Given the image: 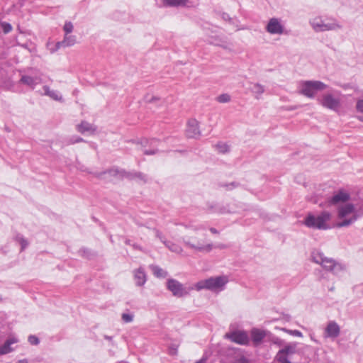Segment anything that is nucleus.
<instances>
[{"label":"nucleus","mask_w":363,"mask_h":363,"mask_svg":"<svg viewBox=\"0 0 363 363\" xmlns=\"http://www.w3.org/2000/svg\"><path fill=\"white\" fill-rule=\"evenodd\" d=\"M20 81L23 84H26L28 86H29L33 89H35L36 85H38L42 82V79L40 75H35L34 77L28 76V75H23L21 77Z\"/></svg>","instance_id":"nucleus-18"},{"label":"nucleus","mask_w":363,"mask_h":363,"mask_svg":"<svg viewBox=\"0 0 363 363\" xmlns=\"http://www.w3.org/2000/svg\"><path fill=\"white\" fill-rule=\"evenodd\" d=\"M74 30V25L71 21H65L63 26L65 34H71Z\"/></svg>","instance_id":"nucleus-32"},{"label":"nucleus","mask_w":363,"mask_h":363,"mask_svg":"<svg viewBox=\"0 0 363 363\" xmlns=\"http://www.w3.org/2000/svg\"><path fill=\"white\" fill-rule=\"evenodd\" d=\"M362 121H363V118H362Z\"/></svg>","instance_id":"nucleus-48"},{"label":"nucleus","mask_w":363,"mask_h":363,"mask_svg":"<svg viewBox=\"0 0 363 363\" xmlns=\"http://www.w3.org/2000/svg\"><path fill=\"white\" fill-rule=\"evenodd\" d=\"M228 339L241 345H246L250 342V337L247 333L242 329L234 328L233 324L230 325Z\"/></svg>","instance_id":"nucleus-9"},{"label":"nucleus","mask_w":363,"mask_h":363,"mask_svg":"<svg viewBox=\"0 0 363 363\" xmlns=\"http://www.w3.org/2000/svg\"><path fill=\"white\" fill-rule=\"evenodd\" d=\"M250 334L255 345H259L266 336L265 331L257 328L252 329Z\"/></svg>","instance_id":"nucleus-21"},{"label":"nucleus","mask_w":363,"mask_h":363,"mask_svg":"<svg viewBox=\"0 0 363 363\" xmlns=\"http://www.w3.org/2000/svg\"><path fill=\"white\" fill-rule=\"evenodd\" d=\"M230 186H232V187H235L234 184H233V183H232V184H228V189H230Z\"/></svg>","instance_id":"nucleus-44"},{"label":"nucleus","mask_w":363,"mask_h":363,"mask_svg":"<svg viewBox=\"0 0 363 363\" xmlns=\"http://www.w3.org/2000/svg\"><path fill=\"white\" fill-rule=\"evenodd\" d=\"M186 244L188 245L191 248L203 252H209L213 248V245L212 244H202L200 242L194 244L190 241H186Z\"/></svg>","instance_id":"nucleus-23"},{"label":"nucleus","mask_w":363,"mask_h":363,"mask_svg":"<svg viewBox=\"0 0 363 363\" xmlns=\"http://www.w3.org/2000/svg\"><path fill=\"white\" fill-rule=\"evenodd\" d=\"M16 239V241L21 245V251L25 250L28 247V242L22 235H18Z\"/></svg>","instance_id":"nucleus-31"},{"label":"nucleus","mask_w":363,"mask_h":363,"mask_svg":"<svg viewBox=\"0 0 363 363\" xmlns=\"http://www.w3.org/2000/svg\"><path fill=\"white\" fill-rule=\"evenodd\" d=\"M218 101L220 103L227 102V94H222L218 97Z\"/></svg>","instance_id":"nucleus-38"},{"label":"nucleus","mask_w":363,"mask_h":363,"mask_svg":"<svg viewBox=\"0 0 363 363\" xmlns=\"http://www.w3.org/2000/svg\"><path fill=\"white\" fill-rule=\"evenodd\" d=\"M82 138H77L74 141V143H78V142H80V141H82Z\"/></svg>","instance_id":"nucleus-43"},{"label":"nucleus","mask_w":363,"mask_h":363,"mask_svg":"<svg viewBox=\"0 0 363 363\" xmlns=\"http://www.w3.org/2000/svg\"><path fill=\"white\" fill-rule=\"evenodd\" d=\"M357 108L359 111L363 112V99L359 100L357 103Z\"/></svg>","instance_id":"nucleus-37"},{"label":"nucleus","mask_w":363,"mask_h":363,"mask_svg":"<svg viewBox=\"0 0 363 363\" xmlns=\"http://www.w3.org/2000/svg\"><path fill=\"white\" fill-rule=\"evenodd\" d=\"M167 286L175 296L182 297L187 294L182 284L175 279H169Z\"/></svg>","instance_id":"nucleus-14"},{"label":"nucleus","mask_w":363,"mask_h":363,"mask_svg":"<svg viewBox=\"0 0 363 363\" xmlns=\"http://www.w3.org/2000/svg\"><path fill=\"white\" fill-rule=\"evenodd\" d=\"M111 177H113L116 179L128 178L130 179H134L138 182L145 183L147 181L148 178L146 175L140 172H128L123 169H111L104 173Z\"/></svg>","instance_id":"nucleus-8"},{"label":"nucleus","mask_w":363,"mask_h":363,"mask_svg":"<svg viewBox=\"0 0 363 363\" xmlns=\"http://www.w3.org/2000/svg\"><path fill=\"white\" fill-rule=\"evenodd\" d=\"M189 228H191L194 230H198L204 228L203 225L198 224V223H191L189 225Z\"/></svg>","instance_id":"nucleus-36"},{"label":"nucleus","mask_w":363,"mask_h":363,"mask_svg":"<svg viewBox=\"0 0 363 363\" xmlns=\"http://www.w3.org/2000/svg\"><path fill=\"white\" fill-rule=\"evenodd\" d=\"M363 216V200L348 202L337 207L336 226L347 227Z\"/></svg>","instance_id":"nucleus-1"},{"label":"nucleus","mask_w":363,"mask_h":363,"mask_svg":"<svg viewBox=\"0 0 363 363\" xmlns=\"http://www.w3.org/2000/svg\"><path fill=\"white\" fill-rule=\"evenodd\" d=\"M235 363H248V361L245 357L241 356L236 359Z\"/></svg>","instance_id":"nucleus-39"},{"label":"nucleus","mask_w":363,"mask_h":363,"mask_svg":"<svg viewBox=\"0 0 363 363\" xmlns=\"http://www.w3.org/2000/svg\"><path fill=\"white\" fill-rule=\"evenodd\" d=\"M76 43L77 37L75 35L65 34L63 40L62 41L57 42V46H62V48H67L73 46Z\"/></svg>","instance_id":"nucleus-24"},{"label":"nucleus","mask_w":363,"mask_h":363,"mask_svg":"<svg viewBox=\"0 0 363 363\" xmlns=\"http://www.w3.org/2000/svg\"><path fill=\"white\" fill-rule=\"evenodd\" d=\"M77 130L82 134L92 135L96 132V128L91 123L82 121L80 124L77 125Z\"/></svg>","instance_id":"nucleus-20"},{"label":"nucleus","mask_w":363,"mask_h":363,"mask_svg":"<svg viewBox=\"0 0 363 363\" xmlns=\"http://www.w3.org/2000/svg\"><path fill=\"white\" fill-rule=\"evenodd\" d=\"M104 338L108 341H111L112 340V337L108 335H104Z\"/></svg>","instance_id":"nucleus-41"},{"label":"nucleus","mask_w":363,"mask_h":363,"mask_svg":"<svg viewBox=\"0 0 363 363\" xmlns=\"http://www.w3.org/2000/svg\"><path fill=\"white\" fill-rule=\"evenodd\" d=\"M134 315L132 313H123L122 320L125 323H130L133 320Z\"/></svg>","instance_id":"nucleus-34"},{"label":"nucleus","mask_w":363,"mask_h":363,"mask_svg":"<svg viewBox=\"0 0 363 363\" xmlns=\"http://www.w3.org/2000/svg\"><path fill=\"white\" fill-rule=\"evenodd\" d=\"M188 0H163L166 6H186Z\"/></svg>","instance_id":"nucleus-28"},{"label":"nucleus","mask_w":363,"mask_h":363,"mask_svg":"<svg viewBox=\"0 0 363 363\" xmlns=\"http://www.w3.org/2000/svg\"><path fill=\"white\" fill-rule=\"evenodd\" d=\"M2 301V296L0 294V302Z\"/></svg>","instance_id":"nucleus-47"},{"label":"nucleus","mask_w":363,"mask_h":363,"mask_svg":"<svg viewBox=\"0 0 363 363\" xmlns=\"http://www.w3.org/2000/svg\"><path fill=\"white\" fill-rule=\"evenodd\" d=\"M227 283V278L225 276L211 277L208 279H202L196 282L193 289L198 291L201 290H208L212 292L218 293L223 291Z\"/></svg>","instance_id":"nucleus-3"},{"label":"nucleus","mask_w":363,"mask_h":363,"mask_svg":"<svg viewBox=\"0 0 363 363\" xmlns=\"http://www.w3.org/2000/svg\"><path fill=\"white\" fill-rule=\"evenodd\" d=\"M313 262L322 266V267L333 274L339 275L346 270V265L338 262L333 258L328 257L318 250H314L311 253Z\"/></svg>","instance_id":"nucleus-2"},{"label":"nucleus","mask_w":363,"mask_h":363,"mask_svg":"<svg viewBox=\"0 0 363 363\" xmlns=\"http://www.w3.org/2000/svg\"><path fill=\"white\" fill-rule=\"evenodd\" d=\"M43 89L44 91V93L43 94L49 96L50 99L55 101H62V96L58 91L50 89V87L48 86H44L43 87Z\"/></svg>","instance_id":"nucleus-25"},{"label":"nucleus","mask_w":363,"mask_h":363,"mask_svg":"<svg viewBox=\"0 0 363 363\" xmlns=\"http://www.w3.org/2000/svg\"><path fill=\"white\" fill-rule=\"evenodd\" d=\"M265 30L271 35H282L285 32V28L281 19L272 18L266 25Z\"/></svg>","instance_id":"nucleus-10"},{"label":"nucleus","mask_w":363,"mask_h":363,"mask_svg":"<svg viewBox=\"0 0 363 363\" xmlns=\"http://www.w3.org/2000/svg\"><path fill=\"white\" fill-rule=\"evenodd\" d=\"M311 340H312L313 341L317 342V341L314 339V337H311Z\"/></svg>","instance_id":"nucleus-46"},{"label":"nucleus","mask_w":363,"mask_h":363,"mask_svg":"<svg viewBox=\"0 0 363 363\" xmlns=\"http://www.w3.org/2000/svg\"><path fill=\"white\" fill-rule=\"evenodd\" d=\"M340 334V327L334 320L329 321L324 330L323 336L325 338L335 339Z\"/></svg>","instance_id":"nucleus-13"},{"label":"nucleus","mask_w":363,"mask_h":363,"mask_svg":"<svg viewBox=\"0 0 363 363\" xmlns=\"http://www.w3.org/2000/svg\"><path fill=\"white\" fill-rule=\"evenodd\" d=\"M331 216V213L328 211H323L318 216L308 214L304 220V224L308 228L326 230L329 228L328 222L330 220Z\"/></svg>","instance_id":"nucleus-4"},{"label":"nucleus","mask_w":363,"mask_h":363,"mask_svg":"<svg viewBox=\"0 0 363 363\" xmlns=\"http://www.w3.org/2000/svg\"><path fill=\"white\" fill-rule=\"evenodd\" d=\"M327 85L320 81H302L299 83L298 91L303 96L313 99L317 92L327 88Z\"/></svg>","instance_id":"nucleus-5"},{"label":"nucleus","mask_w":363,"mask_h":363,"mask_svg":"<svg viewBox=\"0 0 363 363\" xmlns=\"http://www.w3.org/2000/svg\"><path fill=\"white\" fill-rule=\"evenodd\" d=\"M350 199V195L345 191H339L336 192L330 199L329 203L333 205L340 206L347 203Z\"/></svg>","instance_id":"nucleus-17"},{"label":"nucleus","mask_w":363,"mask_h":363,"mask_svg":"<svg viewBox=\"0 0 363 363\" xmlns=\"http://www.w3.org/2000/svg\"><path fill=\"white\" fill-rule=\"evenodd\" d=\"M295 351L296 347L294 345H287L280 350L275 357L277 363H291L290 357L295 353Z\"/></svg>","instance_id":"nucleus-12"},{"label":"nucleus","mask_w":363,"mask_h":363,"mask_svg":"<svg viewBox=\"0 0 363 363\" xmlns=\"http://www.w3.org/2000/svg\"><path fill=\"white\" fill-rule=\"evenodd\" d=\"M46 47L50 53H54L62 48V46H57V43H55L51 40L48 41Z\"/></svg>","instance_id":"nucleus-29"},{"label":"nucleus","mask_w":363,"mask_h":363,"mask_svg":"<svg viewBox=\"0 0 363 363\" xmlns=\"http://www.w3.org/2000/svg\"><path fill=\"white\" fill-rule=\"evenodd\" d=\"M18 342V339L15 336H10L4 342V343L0 345V356L7 354L15 350L13 347V345Z\"/></svg>","instance_id":"nucleus-15"},{"label":"nucleus","mask_w":363,"mask_h":363,"mask_svg":"<svg viewBox=\"0 0 363 363\" xmlns=\"http://www.w3.org/2000/svg\"><path fill=\"white\" fill-rule=\"evenodd\" d=\"M318 101L323 107L335 112L338 111L341 106V100L337 92L325 93Z\"/></svg>","instance_id":"nucleus-6"},{"label":"nucleus","mask_w":363,"mask_h":363,"mask_svg":"<svg viewBox=\"0 0 363 363\" xmlns=\"http://www.w3.org/2000/svg\"><path fill=\"white\" fill-rule=\"evenodd\" d=\"M16 363H28V360L27 359H23L18 360Z\"/></svg>","instance_id":"nucleus-40"},{"label":"nucleus","mask_w":363,"mask_h":363,"mask_svg":"<svg viewBox=\"0 0 363 363\" xmlns=\"http://www.w3.org/2000/svg\"><path fill=\"white\" fill-rule=\"evenodd\" d=\"M158 141L155 139H143L140 143H137V148L142 151L145 155H153L156 152Z\"/></svg>","instance_id":"nucleus-11"},{"label":"nucleus","mask_w":363,"mask_h":363,"mask_svg":"<svg viewBox=\"0 0 363 363\" xmlns=\"http://www.w3.org/2000/svg\"><path fill=\"white\" fill-rule=\"evenodd\" d=\"M186 134L188 138H196L200 135L199 123L196 119H190L187 122Z\"/></svg>","instance_id":"nucleus-16"},{"label":"nucleus","mask_w":363,"mask_h":363,"mask_svg":"<svg viewBox=\"0 0 363 363\" xmlns=\"http://www.w3.org/2000/svg\"><path fill=\"white\" fill-rule=\"evenodd\" d=\"M133 277L135 285L138 286H143L147 281L146 274L142 267L133 271Z\"/></svg>","instance_id":"nucleus-19"},{"label":"nucleus","mask_w":363,"mask_h":363,"mask_svg":"<svg viewBox=\"0 0 363 363\" xmlns=\"http://www.w3.org/2000/svg\"><path fill=\"white\" fill-rule=\"evenodd\" d=\"M281 330L283 331H284L285 333L291 335L298 337H303L302 333L300 332L299 330H289V329H286V328H282Z\"/></svg>","instance_id":"nucleus-33"},{"label":"nucleus","mask_w":363,"mask_h":363,"mask_svg":"<svg viewBox=\"0 0 363 363\" xmlns=\"http://www.w3.org/2000/svg\"><path fill=\"white\" fill-rule=\"evenodd\" d=\"M310 25L315 32H325L336 30L341 28V26L335 21H325L320 17H315L310 20Z\"/></svg>","instance_id":"nucleus-7"},{"label":"nucleus","mask_w":363,"mask_h":363,"mask_svg":"<svg viewBox=\"0 0 363 363\" xmlns=\"http://www.w3.org/2000/svg\"><path fill=\"white\" fill-rule=\"evenodd\" d=\"M210 230H211V232L212 233H214V234L218 233V231L216 230V229H215V228H211L210 229Z\"/></svg>","instance_id":"nucleus-42"},{"label":"nucleus","mask_w":363,"mask_h":363,"mask_svg":"<svg viewBox=\"0 0 363 363\" xmlns=\"http://www.w3.org/2000/svg\"><path fill=\"white\" fill-rule=\"evenodd\" d=\"M196 363H204V360L203 359H201V360H199V362H197Z\"/></svg>","instance_id":"nucleus-45"},{"label":"nucleus","mask_w":363,"mask_h":363,"mask_svg":"<svg viewBox=\"0 0 363 363\" xmlns=\"http://www.w3.org/2000/svg\"><path fill=\"white\" fill-rule=\"evenodd\" d=\"M150 267L153 274L158 278H164L167 275V272L158 266L151 265Z\"/></svg>","instance_id":"nucleus-27"},{"label":"nucleus","mask_w":363,"mask_h":363,"mask_svg":"<svg viewBox=\"0 0 363 363\" xmlns=\"http://www.w3.org/2000/svg\"><path fill=\"white\" fill-rule=\"evenodd\" d=\"M249 89L251 92L255 96L257 99H259V96L264 93V88L262 85L255 83L250 84L249 86Z\"/></svg>","instance_id":"nucleus-26"},{"label":"nucleus","mask_w":363,"mask_h":363,"mask_svg":"<svg viewBox=\"0 0 363 363\" xmlns=\"http://www.w3.org/2000/svg\"><path fill=\"white\" fill-rule=\"evenodd\" d=\"M28 342L31 344V345H36L39 343V340L38 338L35 336V335H30L28 337Z\"/></svg>","instance_id":"nucleus-35"},{"label":"nucleus","mask_w":363,"mask_h":363,"mask_svg":"<svg viewBox=\"0 0 363 363\" xmlns=\"http://www.w3.org/2000/svg\"><path fill=\"white\" fill-rule=\"evenodd\" d=\"M155 235L163 243L165 244V245L167 246V247H168L169 250L178 254L182 252V249L179 245L172 243L171 242L164 241V238L162 235V233L157 230H155Z\"/></svg>","instance_id":"nucleus-22"},{"label":"nucleus","mask_w":363,"mask_h":363,"mask_svg":"<svg viewBox=\"0 0 363 363\" xmlns=\"http://www.w3.org/2000/svg\"><path fill=\"white\" fill-rule=\"evenodd\" d=\"M215 150L219 153H225L227 152V145L224 142H219L214 146Z\"/></svg>","instance_id":"nucleus-30"}]
</instances>
